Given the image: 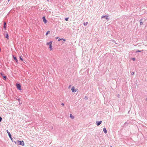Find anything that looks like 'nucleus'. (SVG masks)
Listing matches in <instances>:
<instances>
[{
  "instance_id": "obj_1",
  "label": "nucleus",
  "mask_w": 147,
  "mask_h": 147,
  "mask_svg": "<svg viewBox=\"0 0 147 147\" xmlns=\"http://www.w3.org/2000/svg\"><path fill=\"white\" fill-rule=\"evenodd\" d=\"M52 41H51L49 42H47V45H49V48L50 49V50L51 51L52 50Z\"/></svg>"
},
{
  "instance_id": "obj_2",
  "label": "nucleus",
  "mask_w": 147,
  "mask_h": 147,
  "mask_svg": "<svg viewBox=\"0 0 147 147\" xmlns=\"http://www.w3.org/2000/svg\"><path fill=\"white\" fill-rule=\"evenodd\" d=\"M16 86L17 88L19 90H22L21 86L19 84H16Z\"/></svg>"
},
{
  "instance_id": "obj_3",
  "label": "nucleus",
  "mask_w": 147,
  "mask_h": 147,
  "mask_svg": "<svg viewBox=\"0 0 147 147\" xmlns=\"http://www.w3.org/2000/svg\"><path fill=\"white\" fill-rule=\"evenodd\" d=\"M108 16H103L101 17V18H105V19L107 20V21H108L109 19V18H108Z\"/></svg>"
},
{
  "instance_id": "obj_4",
  "label": "nucleus",
  "mask_w": 147,
  "mask_h": 147,
  "mask_svg": "<svg viewBox=\"0 0 147 147\" xmlns=\"http://www.w3.org/2000/svg\"><path fill=\"white\" fill-rule=\"evenodd\" d=\"M18 142L20 143V145H21L22 146H24V141H21L19 140H18Z\"/></svg>"
},
{
  "instance_id": "obj_5",
  "label": "nucleus",
  "mask_w": 147,
  "mask_h": 147,
  "mask_svg": "<svg viewBox=\"0 0 147 147\" xmlns=\"http://www.w3.org/2000/svg\"><path fill=\"white\" fill-rule=\"evenodd\" d=\"M71 90L72 92H76L77 91V90L76 89H75V87L74 86L72 87Z\"/></svg>"
},
{
  "instance_id": "obj_6",
  "label": "nucleus",
  "mask_w": 147,
  "mask_h": 147,
  "mask_svg": "<svg viewBox=\"0 0 147 147\" xmlns=\"http://www.w3.org/2000/svg\"><path fill=\"white\" fill-rule=\"evenodd\" d=\"M102 122L101 121H96V123L98 126L101 124Z\"/></svg>"
},
{
  "instance_id": "obj_7",
  "label": "nucleus",
  "mask_w": 147,
  "mask_h": 147,
  "mask_svg": "<svg viewBox=\"0 0 147 147\" xmlns=\"http://www.w3.org/2000/svg\"><path fill=\"white\" fill-rule=\"evenodd\" d=\"M42 19H43V22H44V23L45 24L47 23V21L45 17V16L43 17Z\"/></svg>"
},
{
  "instance_id": "obj_8",
  "label": "nucleus",
  "mask_w": 147,
  "mask_h": 147,
  "mask_svg": "<svg viewBox=\"0 0 147 147\" xmlns=\"http://www.w3.org/2000/svg\"><path fill=\"white\" fill-rule=\"evenodd\" d=\"M140 26L142 25L143 24V20L142 19H140Z\"/></svg>"
},
{
  "instance_id": "obj_9",
  "label": "nucleus",
  "mask_w": 147,
  "mask_h": 147,
  "mask_svg": "<svg viewBox=\"0 0 147 147\" xmlns=\"http://www.w3.org/2000/svg\"><path fill=\"white\" fill-rule=\"evenodd\" d=\"M103 131L106 134L107 133V131L106 130V128L105 127H104L103 129Z\"/></svg>"
},
{
  "instance_id": "obj_10",
  "label": "nucleus",
  "mask_w": 147,
  "mask_h": 147,
  "mask_svg": "<svg viewBox=\"0 0 147 147\" xmlns=\"http://www.w3.org/2000/svg\"><path fill=\"white\" fill-rule=\"evenodd\" d=\"M13 57L14 59L16 60V62L17 63H18V60L16 58V57H14V56L13 55Z\"/></svg>"
},
{
  "instance_id": "obj_11",
  "label": "nucleus",
  "mask_w": 147,
  "mask_h": 147,
  "mask_svg": "<svg viewBox=\"0 0 147 147\" xmlns=\"http://www.w3.org/2000/svg\"><path fill=\"white\" fill-rule=\"evenodd\" d=\"M8 135L9 137V138H10L11 139L12 141V138L11 137V135L10 134V133H9V134H8Z\"/></svg>"
},
{
  "instance_id": "obj_12",
  "label": "nucleus",
  "mask_w": 147,
  "mask_h": 147,
  "mask_svg": "<svg viewBox=\"0 0 147 147\" xmlns=\"http://www.w3.org/2000/svg\"><path fill=\"white\" fill-rule=\"evenodd\" d=\"M4 28L5 29L6 28V22H5L4 23Z\"/></svg>"
},
{
  "instance_id": "obj_13",
  "label": "nucleus",
  "mask_w": 147,
  "mask_h": 147,
  "mask_svg": "<svg viewBox=\"0 0 147 147\" xmlns=\"http://www.w3.org/2000/svg\"><path fill=\"white\" fill-rule=\"evenodd\" d=\"M5 37L7 39H9V36L8 35V34L7 33L5 34Z\"/></svg>"
},
{
  "instance_id": "obj_14",
  "label": "nucleus",
  "mask_w": 147,
  "mask_h": 147,
  "mask_svg": "<svg viewBox=\"0 0 147 147\" xmlns=\"http://www.w3.org/2000/svg\"><path fill=\"white\" fill-rule=\"evenodd\" d=\"M70 117L72 119H74V117L72 116L71 114H70Z\"/></svg>"
},
{
  "instance_id": "obj_15",
  "label": "nucleus",
  "mask_w": 147,
  "mask_h": 147,
  "mask_svg": "<svg viewBox=\"0 0 147 147\" xmlns=\"http://www.w3.org/2000/svg\"><path fill=\"white\" fill-rule=\"evenodd\" d=\"M141 51H142V50L141 51L137 50V51H136V53L141 52Z\"/></svg>"
},
{
  "instance_id": "obj_16",
  "label": "nucleus",
  "mask_w": 147,
  "mask_h": 147,
  "mask_svg": "<svg viewBox=\"0 0 147 147\" xmlns=\"http://www.w3.org/2000/svg\"><path fill=\"white\" fill-rule=\"evenodd\" d=\"M84 25L85 26L87 25L88 24V22H85L84 23Z\"/></svg>"
},
{
  "instance_id": "obj_17",
  "label": "nucleus",
  "mask_w": 147,
  "mask_h": 147,
  "mask_svg": "<svg viewBox=\"0 0 147 147\" xmlns=\"http://www.w3.org/2000/svg\"><path fill=\"white\" fill-rule=\"evenodd\" d=\"M50 31H48L47 32V33H46V35H48V34L50 33Z\"/></svg>"
},
{
  "instance_id": "obj_18",
  "label": "nucleus",
  "mask_w": 147,
  "mask_h": 147,
  "mask_svg": "<svg viewBox=\"0 0 147 147\" xmlns=\"http://www.w3.org/2000/svg\"><path fill=\"white\" fill-rule=\"evenodd\" d=\"M20 59L22 61H23V58H22L20 56Z\"/></svg>"
},
{
  "instance_id": "obj_19",
  "label": "nucleus",
  "mask_w": 147,
  "mask_h": 147,
  "mask_svg": "<svg viewBox=\"0 0 147 147\" xmlns=\"http://www.w3.org/2000/svg\"><path fill=\"white\" fill-rule=\"evenodd\" d=\"M69 19V18H66L65 19V20L66 21H67Z\"/></svg>"
},
{
  "instance_id": "obj_20",
  "label": "nucleus",
  "mask_w": 147,
  "mask_h": 147,
  "mask_svg": "<svg viewBox=\"0 0 147 147\" xmlns=\"http://www.w3.org/2000/svg\"><path fill=\"white\" fill-rule=\"evenodd\" d=\"M60 40H63V41H65L66 40L63 38H61V39Z\"/></svg>"
},
{
  "instance_id": "obj_21",
  "label": "nucleus",
  "mask_w": 147,
  "mask_h": 147,
  "mask_svg": "<svg viewBox=\"0 0 147 147\" xmlns=\"http://www.w3.org/2000/svg\"><path fill=\"white\" fill-rule=\"evenodd\" d=\"M132 59L133 61H135V58H132Z\"/></svg>"
},
{
  "instance_id": "obj_22",
  "label": "nucleus",
  "mask_w": 147,
  "mask_h": 147,
  "mask_svg": "<svg viewBox=\"0 0 147 147\" xmlns=\"http://www.w3.org/2000/svg\"><path fill=\"white\" fill-rule=\"evenodd\" d=\"M6 77L5 76H3V79L4 80H6Z\"/></svg>"
},
{
  "instance_id": "obj_23",
  "label": "nucleus",
  "mask_w": 147,
  "mask_h": 147,
  "mask_svg": "<svg viewBox=\"0 0 147 147\" xmlns=\"http://www.w3.org/2000/svg\"><path fill=\"white\" fill-rule=\"evenodd\" d=\"M134 72H132L131 73V75H134Z\"/></svg>"
},
{
  "instance_id": "obj_24",
  "label": "nucleus",
  "mask_w": 147,
  "mask_h": 147,
  "mask_svg": "<svg viewBox=\"0 0 147 147\" xmlns=\"http://www.w3.org/2000/svg\"><path fill=\"white\" fill-rule=\"evenodd\" d=\"M7 132L8 133V134H9V133H10L9 132L8 130H7Z\"/></svg>"
},
{
  "instance_id": "obj_25",
  "label": "nucleus",
  "mask_w": 147,
  "mask_h": 147,
  "mask_svg": "<svg viewBox=\"0 0 147 147\" xmlns=\"http://www.w3.org/2000/svg\"><path fill=\"white\" fill-rule=\"evenodd\" d=\"M61 105H62L63 106H64V105L63 103H62Z\"/></svg>"
},
{
  "instance_id": "obj_26",
  "label": "nucleus",
  "mask_w": 147,
  "mask_h": 147,
  "mask_svg": "<svg viewBox=\"0 0 147 147\" xmlns=\"http://www.w3.org/2000/svg\"><path fill=\"white\" fill-rule=\"evenodd\" d=\"M60 40V39H59L58 40V41H60V40Z\"/></svg>"
},
{
  "instance_id": "obj_27",
  "label": "nucleus",
  "mask_w": 147,
  "mask_h": 147,
  "mask_svg": "<svg viewBox=\"0 0 147 147\" xmlns=\"http://www.w3.org/2000/svg\"><path fill=\"white\" fill-rule=\"evenodd\" d=\"M55 38H56V39H57L58 38L57 37H56Z\"/></svg>"
},
{
  "instance_id": "obj_28",
  "label": "nucleus",
  "mask_w": 147,
  "mask_h": 147,
  "mask_svg": "<svg viewBox=\"0 0 147 147\" xmlns=\"http://www.w3.org/2000/svg\"><path fill=\"white\" fill-rule=\"evenodd\" d=\"M119 95H118V97H119Z\"/></svg>"
},
{
  "instance_id": "obj_29",
  "label": "nucleus",
  "mask_w": 147,
  "mask_h": 147,
  "mask_svg": "<svg viewBox=\"0 0 147 147\" xmlns=\"http://www.w3.org/2000/svg\"><path fill=\"white\" fill-rule=\"evenodd\" d=\"M111 147H112V146H111Z\"/></svg>"
},
{
  "instance_id": "obj_30",
  "label": "nucleus",
  "mask_w": 147,
  "mask_h": 147,
  "mask_svg": "<svg viewBox=\"0 0 147 147\" xmlns=\"http://www.w3.org/2000/svg\"><path fill=\"white\" fill-rule=\"evenodd\" d=\"M101 147H102V146H101Z\"/></svg>"
}]
</instances>
